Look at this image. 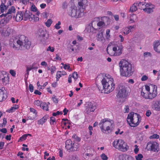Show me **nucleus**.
<instances>
[{
	"mask_svg": "<svg viewBox=\"0 0 160 160\" xmlns=\"http://www.w3.org/2000/svg\"><path fill=\"white\" fill-rule=\"evenodd\" d=\"M120 72L121 75L125 77H129L133 73L132 67L129 62L124 59L122 60L119 63Z\"/></svg>",
	"mask_w": 160,
	"mask_h": 160,
	"instance_id": "nucleus-1",
	"label": "nucleus"
},
{
	"mask_svg": "<svg viewBox=\"0 0 160 160\" xmlns=\"http://www.w3.org/2000/svg\"><path fill=\"white\" fill-rule=\"evenodd\" d=\"M146 90H142L141 96L146 99H152L157 95V86L153 84L145 85Z\"/></svg>",
	"mask_w": 160,
	"mask_h": 160,
	"instance_id": "nucleus-2",
	"label": "nucleus"
},
{
	"mask_svg": "<svg viewBox=\"0 0 160 160\" xmlns=\"http://www.w3.org/2000/svg\"><path fill=\"white\" fill-rule=\"evenodd\" d=\"M101 82L105 93H109L115 88V85L113 83V79L110 75H105Z\"/></svg>",
	"mask_w": 160,
	"mask_h": 160,
	"instance_id": "nucleus-3",
	"label": "nucleus"
},
{
	"mask_svg": "<svg viewBox=\"0 0 160 160\" xmlns=\"http://www.w3.org/2000/svg\"><path fill=\"white\" fill-rule=\"evenodd\" d=\"M13 44L14 47L22 49L25 48L27 49H29L31 45V43L28 38L25 36L21 35L18 38L13 39Z\"/></svg>",
	"mask_w": 160,
	"mask_h": 160,
	"instance_id": "nucleus-4",
	"label": "nucleus"
},
{
	"mask_svg": "<svg viewBox=\"0 0 160 160\" xmlns=\"http://www.w3.org/2000/svg\"><path fill=\"white\" fill-rule=\"evenodd\" d=\"M127 119L128 124L133 127L138 126L141 120V116L138 114L133 112L129 113Z\"/></svg>",
	"mask_w": 160,
	"mask_h": 160,
	"instance_id": "nucleus-5",
	"label": "nucleus"
},
{
	"mask_svg": "<svg viewBox=\"0 0 160 160\" xmlns=\"http://www.w3.org/2000/svg\"><path fill=\"white\" fill-rule=\"evenodd\" d=\"M113 123V121L108 118H104L101 120L99 125L102 132L106 133L107 132L110 130Z\"/></svg>",
	"mask_w": 160,
	"mask_h": 160,
	"instance_id": "nucleus-6",
	"label": "nucleus"
},
{
	"mask_svg": "<svg viewBox=\"0 0 160 160\" xmlns=\"http://www.w3.org/2000/svg\"><path fill=\"white\" fill-rule=\"evenodd\" d=\"M68 13L69 16L75 18H81L84 15L83 11H80L75 6L70 7L68 10Z\"/></svg>",
	"mask_w": 160,
	"mask_h": 160,
	"instance_id": "nucleus-7",
	"label": "nucleus"
},
{
	"mask_svg": "<svg viewBox=\"0 0 160 160\" xmlns=\"http://www.w3.org/2000/svg\"><path fill=\"white\" fill-rule=\"evenodd\" d=\"M112 145L116 149L122 152H126L129 149L127 143L122 139H116L113 142Z\"/></svg>",
	"mask_w": 160,
	"mask_h": 160,
	"instance_id": "nucleus-8",
	"label": "nucleus"
},
{
	"mask_svg": "<svg viewBox=\"0 0 160 160\" xmlns=\"http://www.w3.org/2000/svg\"><path fill=\"white\" fill-rule=\"evenodd\" d=\"M118 90L117 98L120 102H123L125 100L128 94L127 91V88L125 86L120 85L118 87Z\"/></svg>",
	"mask_w": 160,
	"mask_h": 160,
	"instance_id": "nucleus-9",
	"label": "nucleus"
},
{
	"mask_svg": "<svg viewBox=\"0 0 160 160\" xmlns=\"http://www.w3.org/2000/svg\"><path fill=\"white\" fill-rule=\"evenodd\" d=\"M65 147L67 150L74 151L79 149V145L78 143L72 144V142L70 140H68L66 141Z\"/></svg>",
	"mask_w": 160,
	"mask_h": 160,
	"instance_id": "nucleus-10",
	"label": "nucleus"
},
{
	"mask_svg": "<svg viewBox=\"0 0 160 160\" xmlns=\"http://www.w3.org/2000/svg\"><path fill=\"white\" fill-rule=\"evenodd\" d=\"M28 20L30 21L37 22L39 21V18L37 16H35L34 14H32L30 11H26L24 12V20L26 21Z\"/></svg>",
	"mask_w": 160,
	"mask_h": 160,
	"instance_id": "nucleus-11",
	"label": "nucleus"
},
{
	"mask_svg": "<svg viewBox=\"0 0 160 160\" xmlns=\"http://www.w3.org/2000/svg\"><path fill=\"white\" fill-rule=\"evenodd\" d=\"M146 148L148 150H150L157 152L159 151L158 144L155 142H149L147 145Z\"/></svg>",
	"mask_w": 160,
	"mask_h": 160,
	"instance_id": "nucleus-12",
	"label": "nucleus"
},
{
	"mask_svg": "<svg viewBox=\"0 0 160 160\" xmlns=\"http://www.w3.org/2000/svg\"><path fill=\"white\" fill-rule=\"evenodd\" d=\"M13 32V30L9 27L0 28V32L1 35L4 37H8L10 35L12 34Z\"/></svg>",
	"mask_w": 160,
	"mask_h": 160,
	"instance_id": "nucleus-13",
	"label": "nucleus"
},
{
	"mask_svg": "<svg viewBox=\"0 0 160 160\" xmlns=\"http://www.w3.org/2000/svg\"><path fill=\"white\" fill-rule=\"evenodd\" d=\"M122 46L121 44H118L115 45L112 48V50L114 52L112 53V55L114 56H119L122 53Z\"/></svg>",
	"mask_w": 160,
	"mask_h": 160,
	"instance_id": "nucleus-14",
	"label": "nucleus"
},
{
	"mask_svg": "<svg viewBox=\"0 0 160 160\" xmlns=\"http://www.w3.org/2000/svg\"><path fill=\"white\" fill-rule=\"evenodd\" d=\"M155 8V6L150 3H147L145 5V8L143 9V10L145 12L150 14L153 12V10Z\"/></svg>",
	"mask_w": 160,
	"mask_h": 160,
	"instance_id": "nucleus-15",
	"label": "nucleus"
},
{
	"mask_svg": "<svg viewBox=\"0 0 160 160\" xmlns=\"http://www.w3.org/2000/svg\"><path fill=\"white\" fill-rule=\"evenodd\" d=\"M16 12V9L13 6L11 7V8H10L8 12L5 14H2L0 15V17L2 18L3 16H4L6 18H8V16L9 14H12L15 13Z\"/></svg>",
	"mask_w": 160,
	"mask_h": 160,
	"instance_id": "nucleus-16",
	"label": "nucleus"
},
{
	"mask_svg": "<svg viewBox=\"0 0 160 160\" xmlns=\"http://www.w3.org/2000/svg\"><path fill=\"white\" fill-rule=\"evenodd\" d=\"M24 12L20 11L18 12L16 16V20L17 22H19L22 20H24Z\"/></svg>",
	"mask_w": 160,
	"mask_h": 160,
	"instance_id": "nucleus-17",
	"label": "nucleus"
},
{
	"mask_svg": "<svg viewBox=\"0 0 160 160\" xmlns=\"http://www.w3.org/2000/svg\"><path fill=\"white\" fill-rule=\"evenodd\" d=\"M46 32L44 30L40 29L38 32L39 38L42 42H44L47 39V37H45Z\"/></svg>",
	"mask_w": 160,
	"mask_h": 160,
	"instance_id": "nucleus-18",
	"label": "nucleus"
},
{
	"mask_svg": "<svg viewBox=\"0 0 160 160\" xmlns=\"http://www.w3.org/2000/svg\"><path fill=\"white\" fill-rule=\"evenodd\" d=\"M12 18L11 15H9L8 16V18L4 17L3 19H2L0 21V28L1 27L3 28L6 24L7 23L8 21Z\"/></svg>",
	"mask_w": 160,
	"mask_h": 160,
	"instance_id": "nucleus-19",
	"label": "nucleus"
},
{
	"mask_svg": "<svg viewBox=\"0 0 160 160\" xmlns=\"http://www.w3.org/2000/svg\"><path fill=\"white\" fill-rule=\"evenodd\" d=\"M95 23V22H93L92 23L91 25H89L86 28L87 31L89 33H95L97 29H95L94 28L93 26V24Z\"/></svg>",
	"mask_w": 160,
	"mask_h": 160,
	"instance_id": "nucleus-20",
	"label": "nucleus"
},
{
	"mask_svg": "<svg viewBox=\"0 0 160 160\" xmlns=\"http://www.w3.org/2000/svg\"><path fill=\"white\" fill-rule=\"evenodd\" d=\"M109 18L107 17H103L102 18L101 21H99L97 23V26L99 27H102L105 25V22L108 21Z\"/></svg>",
	"mask_w": 160,
	"mask_h": 160,
	"instance_id": "nucleus-21",
	"label": "nucleus"
},
{
	"mask_svg": "<svg viewBox=\"0 0 160 160\" xmlns=\"http://www.w3.org/2000/svg\"><path fill=\"white\" fill-rule=\"evenodd\" d=\"M135 26L134 25L133 26H128L123 28V33L124 34H128L130 32L132 31V30L135 29Z\"/></svg>",
	"mask_w": 160,
	"mask_h": 160,
	"instance_id": "nucleus-22",
	"label": "nucleus"
},
{
	"mask_svg": "<svg viewBox=\"0 0 160 160\" xmlns=\"http://www.w3.org/2000/svg\"><path fill=\"white\" fill-rule=\"evenodd\" d=\"M30 111L31 112L33 113V115L32 117L29 116L27 118V120H33L37 117V112L36 110L32 108H30Z\"/></svg>",
	"mask_w": 160,
	"mask_h": 160,
	"instance_id": "nucleus-23",
	"label": "nucleus"
},
{
	"mask_svg": "<svg viewBox=\"0 0 160 160\" xmlns=\"http://www.w3.org/2000/svg\"><path fill=\"white\" fill-rule=\"evenodd\" d=\"M97 39L98 41H100L102 42H104L105 41V39L103 36V32H101L97 34Z\"/></svg>",
	"mask_w": 160,
	"mask_h": 160,
	"instance_id": "nucleus-24",
	"label": "nucleus"
},
{
	"mask_svg": "<svg viewBox=\"0 0 160 160\" xmlns=\"http://www.w3.org/2000/svg\"><path fill=\"white\" fill-rule=\"evenodd\" d=\"M78 6L77 8L78 9H79L80 11H83L84 13V10L85 9L86 7V5L84 4L82 2V1L79 2H78Z\"/></svg>",
	"mask_w": 160,
	"mask_h": 160,
	"instance_id": "nucleus-25",
	"label": "nucleus"
},
{
	"mask_svg": "<svg viewBox=\"0 0 160 160\" xmlns=\"http://www.w3.org/2000/svg\"><path fill=\"white\" fill-rule=\"evenodd\" d=\"M137 20V18L136 15L134 14H131L129 18L130 23H132L136 22Z\"/></svg>",
	"mask_w": 160,
	"mask_h": 160,
	"instance_id": "nucleus-26",
	"label": "nucleus"
},
{
	"mask_svg": "<svg viewBox=\"0 0 160 160\" xmlns=\"http://www.w3.org/2000/svg\"><path fill=\"white\" fill-rule=\"evenodd\" d=\"M1 80L3 84H5V85L9 83V77L7 73L6 75H5V76L3 77V79Z\"/></svg>",
	"mask_w": 160,
	"mask_h": 160,
	"instance_id": "nucleus-27",
	"label": "nucleus"
},
{
	"mask_svg": "<svg viewBox=\"0 0 160 160\" xmlns=\"http://www.w3.org/2000/svg\"><path fill=\"white\" fill-rule=\"evenodd\" d=\"M49 103H47L45 102H43L41 105V108L42 109L45 111H48V105L49 104Z\"/></svg>",
	"mask_w": 160,
	"mask_h": 160,
	"instance_id": "nucleus-28",
	"label": "nucleus"
},
{
	"mask_svg": "<svg viewBox=\"0 0 160 160\" xmlns=\"http://www.w3.org/2000/svg\"><path fill=\"white\" fill-rule=\"evenodd\" d=\"M155 109L156 110H159L160 109V101H156L154 104Z\"/></svg>",
	"mask_w": 160,
	"mask_h": 160,
	"instance_id": "nucleus-29",
	"label": "nucleus"
},
{
	"mask_svg": "<svg viewBox=\"0 0 160 160\" xmlns=\"http://www.w3.org/2000/svg\"><path fill=\"white\" fill-rule=\"evenodd\" d=\"M47 116H44L41 119H40L38 121V124L42 125L47 120Z\"/></svg>",
	"mask_w": 160,
	"mask_h": 160,
	"instance_id": "nucleus-30",
	"label": "nucleus"
},
{
	"mask_svg": "<svg viewBox=\"0 0 160 160\" xmlns=\"http://www.w3.org/2000/svg\"><path fill=\"white\" fill-rule=\"evenodd\" d=\"M154 49L156 51L160 47V41H156L154 42Z\"/></svg>",
	"mask_w": 160,
	"mask_h": 160,
	"instance_id": "nucleus-31",
	"label": "nucleus"
},
{
	"mask_svg": "<svg viewBox=\"0 0 160 160\" xmlns=\"http://www.w3.org/2000/svg\"><path fill=\"white\" fill-rule=\"evenodd\" d=\"M137 3H134L130 7L129 11L131 12L136 11L137 9Z\"/></svg>",
	"mask_w": 160,
	"mask_h": 160,
	"instance_id": "nucleus-32",
	"label": "nucleus"
},
{
	"mask_svg": "<svg viewBox=\"0 0 160 160\" xmlns=\"http://www.w3.org/2000/svg\"><path fill=\"white\" fill-rule=\"evenodd\" d=\"M48 69L51 71V73L52 74H53L56 70V68L54 66H49L48 68Z\"/></svg>",
	"mask_w": 160,
	"mask_h": 160,
	"instance_id": "nucleus-33",
	"label": "nucleus"
},
{
	"mask_svg": "<svg viewBox=\"0 0 160 160\" xmlns=\"http://www.w3.org/2000/svg\"><path fill=\"white\" fill-rule=\"evenodd\" d=\"M42 102H43L41 101L37 100H35L34 102L33 103L35 105L37 106H40L41 108V105H42Z\"/></svg>",
	"mask_w": 160,
	"mask_h": 160,
	"instance_id": "nucleus-34",
	"label": "nucleus"
},
{
	"mask_svg": "<svg viewBox=\"0 0 160 160\" xmlns=\"http://www.w3.org/2000/svg\"><path fill=\"white\" fill-rule=\"evenodd\" d=\"M110 30L109 29H107L106 31L105 38L106 39L108 40H109L110 38Z\"/></svg>",
	"mask_w": 160,
	"mask_h": 160,
	"instance_id": "nucleus-35",
	"label": "nucleus"
},
{
	"mask_svg": "<svg viewBox=\"0 0 160 160\" xmlns=\"http://www.w3.org/2000/svg\"><path fill=\"white\" fill-rule=\"evenodd\" d=\"M31 10L32 11H33V12H36V14L38 16L39 15V12L38 11H37V8L35 6L32 5L31 8Z\"/></svg>",
	"mask_w": 160,
	"mask_h": 160,
	"instance_id": "nucleus-36",
	"label": "nucleus"
},
{
	"mask_svg": "<svg viewBox=\"0 0 160 160\" xmlns=\"http://www.w3.org/2000/svg\"><path fill=\"white\" fill-rule=\"evenodd\" d=\"M3 88L0 86V102L3 99V96H2L3 94Z\"/></svg>",
	"mask_w": 160,
	"mask_h": 160,
	"instance_id": "nucleus-37",
	"label": "nucleus"
},
{
	"mask_svg": "<svg viewBox=\"0 0 160 160\" xmlns=\"http://www.w3.org/2000/svg\"><path fill=\"white\" fill-rule=\"evenodd\" d=\"M5 3H2L0 6V10L2 12H3L7 8L6 6L4 5Z\"/></svg>",
	"mask_w": 160,
	"mask_h": 160,
	"instance_id": "nucleus-38",
	"label": "nucleus"
},
{
	"mask_svg": "<svg viewBox=\"0 0 160 160\" xmlns=\"http://www.w3.org/2000/svg\"><path fill=\"white\" fill-rule=\"evenodd\" d=\"M127 155L122 154L118 157V160H126Z\"/></svg>",
	"mask_w": 160,
	"mask_h": 160,
	"instance_id": "nucleus-39",
	"label": "nucleus"
},
{
	"mask_svg": "<svg viewBox=\"0 0 160 160\" xmlns=\"http://www.w3.org/2000/svg\"><path fill=\"white\" fill-rule=\"evenodd\" d=\"M135 158L136 160H142L143 156L141 154H139L135 156Z\"/></svg>",
	"mask_w": 160,
	"mask_h": 160,
	"instance_id": "nucleus-40",
	"label": "nucleus"
},
{
	"mask_svg": "<svg viewBox=\"0 0 160 160\" xmlns=\"http://www.w3.org/2000/svg\"><path fill=\"white\" fill-rule=\"evenodd\" d=\"M88 105L89 107L90 110L91 112H94L95 109V105H93L92 104L90 103Z\"/></svg>",
	"mask_w": 160,
	"mask_h": 160,
	"instance_id": "nucleus-41",
	"label": "nucleus"
},
{
	"mask_svg": "<svg viewBox=\"0 0 160 160\" xmlns=\"http://www.w3.org/2000/svg\"><path fill=\"white\" fill-rule=\"evenodd\" d=\"M52 21L50 19H48L46 22H45V25L48 27H49L51 26L52 23Z\"/></svg>",
	"mask_w": 160,
	"mask_h": 160,
	"instance_id": "nucleus-42",
	"label": "nucleus"
},
{
	"mask_svg": "<svg viewBox=\"0 0 160 160\" xmlns=\"http://www.w3.org/2000/svg\"><path fill=\"white\" fill-rule=\"evenodd\" d=\"M61 72V71H58L56 74V78L57 79V81H58L59 79V78L62 76Z\"/></svg>",
	"mask_w": 160,
	"mask_h": 160,
	"instance_id": "nucleus-43",
	"label": "nucleus"
},
{
	"mask_svg": "<svg viewBox=\"0 0 160 160\" xmlns=\"http://www.w3.org/2000/svg\"><path fill=\"white\" fill-rule=\"evenodd\" d=\"M7 73L4 71L0 72V80L3 79V77L7 74Z\"/></svg>",
	"mask_w": 160,
	"mask_h": 160,
	"instance_id": "nucleus-44",
	"label": "nucleus"
},
{
	"mask_svg": "<svg viewBox=\"0 0 160 160\" xmlns=\"http://www.w3.org/2000/svg\"><path fill=\"white\" fill-rule=\"evenodd\" d=\"M63 68L64 69H67L69 70V71H71L72 69L70 68L69 64H65L63 67Z\"/></svg>",
	"mask_w": 160,
	"mask_h": 160,
	"instance_id": "nucleus-45",
	"label": "nucleus"
},
{
	"mask_svg": "<svg viewBox=\"0 0 160 160\" xmlns=\"http://www.w3.org/2000/svg\"><path fill=\"white\" fill-rule=\"evenodd\" d=\"M147 3L144 2H140L138 4V5L140 9H143V8L142 6H145V5Z\"/></svg>",
	"mask_w": 160,
	"mask_h": 160,
	"instance_id": "nucleus-46",
	"label": "nucleus"
},
{
	"mask_svg": "<svg viewBox=\"0 0 160 160\" xmlns=\"http://www.w3.org/2000/svg\"><path fill=\"white\" fill-rule=\"evenodd\" d=\"M100 157L102 160H107L108 159V157L104 153L102 154Z\"/></svg>",
	"mask_w": 160,
	"mask_h": 160,
	"instance_id": "nucleus-47",
	"label": "nucleus"
},
{
	"mask_svg": "<svg viewBox=\"0 0 160 160\" xmlns=\"http://www.w3.org/2000/svg\"><path fill=\"white\" fill-rule=\"evenodd\" d=\"M54 48L53 47H52L51 46H49L47 48V51H50L51 52H53L54 51Z\"/></svg>",
	"mask_w": 160,
	"mask_h": 160,
	"instance_id": "nucleus-48",
	"label": "nucleus"
},
{
	"mask_svg": "<svg viewBox=\"0 0 160 160\" xmlns=\"http://www.w3.org/2000/svg\"><path fill=\"white\" fill-rule=\"evenodd\" d=\"M72 138H74L76 141L79 142L80 141V138L79 137H78L75 134L72 136Z\"/></svg>",
	"mask_w": 160,
	"mask_h": 160,
	"instance_id": "nucleus-49",
	"label": "nucleus"
},
{
	"mask_svg": "<svg viewBox=\"0 0 160 160\" xmlns=\"http://www.w3.org/2000/svg\"><path fill=\"white\" fill-rule=\"evenodd\" d=\"M7 123V121L6 120V119L5 118H4L3 119V123L2 124H0V127H3L5 126V125Z\"/></svg>",
	"mask_w": 160,
	"mask_h": 160,
	"instance_id": "nucleus-50",
	"label": "nucleus"
},
{
	"mask_svg": "<svg viewBox=\"0 0 160 160\" xmlns=\"http://www.w3.org/2000/svg\"><path fill=\"white\" fill-rule=\"evenodd\" d=\"M72 77L75 80H76L78 78V74L77 72H74L73 73Z\"/></svg>",
	"mask_w": 160,
	"mask_h": 160,
	"instance_id": "nucleus-51",
	"label": "nucleus"
},
{
	"mask_svg": "<svg viewBox=\"0 0 160 160\" xmlns=\"http://www.w3.org/2000/svg\"><path fill=\"white\" fill-rule=\"evenodd\" d=\"M61 24V22L60 21H58V22L55 25L54 27L55 28L58 29L61 28L60 25Z\"/></svg>",
	"mask_w": 160,
	"mask_h": 160,
	"instance_id": "nucleus-52",
	"label": "nucleus"
},
{
	"mask_svg": "<svg viewBox=\"0 0 160 160\" xmlns=\"http://www.w3.org/2000/svg\"><path fill=\"white\" fill-rule=\"evenodd\" d=\"M159 135H157V134H154L152 136H151L150 137V139H152V138H156L158 139L159 138Z\"/></svg>",
	"mask_w": 160,
	"mask_h": 160,
	"instance_id": "nucleus-53",
	"label": "nucleus"
},
{
	"mask_svg": "<svg viewBox=\"0 0 160 160\" xmlns=\"http://www.w3.org/2000/svg\"><path fill=\"white\" fill-rule=\"evenodd\" d=\"M55 122V119L54 117H51L50 118V123L52 124H54V123Z\"/></svg>",
	"mask_w": 160,
	"mask_h": 160,
	"instance_id": "nucleus-54",
	"label": "nucleus"
},
{
	"mask_svg": "<svg viewBox=\"0 0 160 160\" xmlns=\"http://www.w3.org/2000/svg\"><path fill=\"white\" fill-rule=\"evenodd\" d=\"M129 110V107L128 106H125L124 108V112L125 113L128 112Z\"/></svg>",
	"mask_w": 160,
	"mask_h": 160,
	"instance_id": "nucleus-55",
	"label": "nucleus"
},
{
	"mask_svg": "<svg viewBox=\"0 0 160 160\" xmlns=\"http://www.w3.org/2000/svg\"><path fill=\"white\" fill-rule=\"evenodd\" d=\"M126 160H134V158L132 156L127 155Z\"/></svg>",
	"mask_w": 160,
	"mask_h": 160,
	"instance_id": "nucleus-56",
	"label": "nucleus"
},
{
	"mask_svg": "<svg viewBox=\"0 0 160 160\" xmlns=\"http://www.w3.org/2000/svg\"><path fill=\"white\" fill-rule=\"evenodd\" d=\"M62 113L61 112H59L58 111H57L56 112H53L52 114V115L54 116H56L57 115L59 114H62Z\"/></svg>",
	"mask_w": 160,
	"mask_h": 160,
	"instance_id": "nucleus-57",
	"label": "nucleus"
},
{
	"mask_svg": "<svg viewBox=\"0 0 160 160\" xmlns=\"http://www.w3.org/2000/svg\"><path fill=\"white\" fill-rule=\"evenodd\" d=\"M148 78V77L146 75H143L142 76L141 78V80L142 81H145L147 80Z\"/></svg>",
	"mask_w": 160,
	"mask_h": 160,
	"instance_id": "nucleus-58",
	"label": "nucleus"
},
{
	"mask_svg": "<svg viewBox=\"0 0 160 160\" xmlns=\"http://www.w3.org/2000/svg\"><path fill=\"white\" fill-rule=\"evenodd\" d=\"M68 5V3L66 2H64L62 3V8L63 9H65L66 8H67Z\"/></svg>",
	"mask_w": 160,
	"mask_h": 160,
	"instance_id": "nucleus-59",
	"label": "nucleus"
},
{
	"mask_svg": "<svg viewBox=\"0 0 160 160\" xmlns=\"http://www.w3.org/2000/svg\"><path fill=\"white\" fill-rule=\"evenodd\" d=\"M9 72L13 76H15L16 72L15 71L13 70H10L9 71Z\"/></svg>",
	"mask_w": 160,
	"mask_h": 160,
	"instance_id": "nucleus-60",
	"label": "nucleus"
},
{
	"mask_svg": "<svg viewBox=\"0 0 160 160\" xmlns=\"http://www.w3.org/2000/svg\"><path fill=\"white\" fill-rule=\"evenodd\" d=\"M52 99L53 100L54 102L55 103H58V99L55 97L54 96H53L52 98Z\"/></svg>",
	"mask_w": 160,
	"mask_h": 160,
	"instance_id": "nucleus-61",
	"label": "nucleus"
},
{
	"mask_svg": "<svg viewBox=\"0 0 160 160\" xmlns=\"http://www.w3.org/2000/svg\"><path fill=\"white\" fill-rule=\"evenodd\" d=\"M135 148L134 149V152L135 154H137L139 150V149L138 148V146L137 145H135Z\"/></svg>",
	"mask_w": 160,
	"mask_h": 160,
	"instance_id": "nucleus-62",
	"label": "nucleus"
},
{
	"mask_svg": "<svg viewBox=\"0 0 160 160\" xmlns=\"http://www.w3.org/2000/svg\"><path fill=\"white\" fill-rule=\"evenodd\" d=\"M29 90L31 92H32L33 91V87L31 84L29 85Z\"/></svg>",
	"mask_w": 160,
	"mask_h": 160,
	"instance_id": "nucleus-63",
	"label": "nucleus"
},
{
	"mask_svg": "<svg viewBox=\"0 0 160 160\" xmlns=\"http://www.w3.org/2000/svg\"><path fill=\"white\" fill-rule=\"evenodd\" d=\"M15 110V109L13 107H11L10 109H8L7 110V112H12L14 111Z\"/></svg>",
	"mask_w": 160,
	"mask_h": 160,
	"instance_id": "nucleus-64",
	"label": "nucleus"
}]
</instances>
